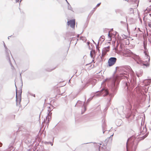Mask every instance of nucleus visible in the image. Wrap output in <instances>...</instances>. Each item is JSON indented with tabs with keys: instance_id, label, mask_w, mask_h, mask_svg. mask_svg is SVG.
I'll return each instance as SVG.
<instances>
[{
	"instance_id": "24",
	"label": "nucleus",
	"mask_w": 151,
	"mask_h": 151,
	"mask_svg": "<svg viewBox=\"0 0 151 151\" xmlns=\"http://www.w3.org/2000/svg\"><path fill=\"white\" fill-rule=\"evenodd\" d=\"M102 51L104 52H105L106 53V52L109 51V49H106V50H104V48L103 49Z\"/></svg>"
},
{
	"instance_id": "36",
	"label": "nucleus",
	"mask_w": 151,
	"mask_h": 151,
	"mask_svg": "<svg viewBox=\"0 0 151 151\" xmlns=\"http://www.w3.org/2000/svg\"><path fill=\"white\" fill-rule=\"evenodd\" d=\"M16 2H19V0H15Z\"/></svg>"
},
{
	"instance_id": "56",
	"label": "nucleus",
	"mask_w": 151,
	"mask_h": 151,
	"mask_svg": "<svg viewBox=\"0 0 151 151\" xmlns=\"http://www.w3.org/2000/svg\"><path fill=\"white\" fill-rule=\"evenodd\" d=\"M144 48H145V46H144Z\"/></svg>"
},
{
	"instance_id": "53",
	"label": "nucleus",
	"mask_w": 151,
	"mask_h": 151,
	"mask_svg": "<svg viewBox=\"0 0 151 151\" xmlns=\"http://www.w3.org/2000/svg\"><path fill=\"white\" fill-rule=\"evenodd\" d=\"M98 95V94H97L96 95V96H97Z\"/></svg>"
},
{
	"instance_id": "45",
	"label": "nucleus",
	"mask_w": 151,
	"mask_h": 151,
	"mask_svg": "<svg viewBox=\"0 0 151 151\" xmlns=\"http://www.w3.org/2000/svg\"><path fill=\"white\" fill-rule=\"evenodd\" d=\"M88 83L87 82L86 83V85H85V86H86V85Z\"/></svg>"
},
{
	"instance_id": "3",
	"label": "nucleus",
	"mask_w": 151,
	"mask_h": 151,
	"mask_svg": "<svg viewBox=\"0 0 151 151\" xmlns=\"http://www.w3.org/2000/svg\"><path fill=\"white\" fill-rule=\"evenodd\" d=\"M104 82H109V83H111V90L112 91V93L109 94V96L111 97H113L116 93V89L117 88V86L118 83H116V80L113 78H106L104 81L102 83H104Z\"/></svg>"
},
{
	"instance_id": "28",
	"label": "nucleus",
	"mask_w": 151,
	"mask_h": 151,
	"mask_svg": "<svg viewBox=\"0 0 151 151\" xmlns=\"http://www.w3.org/2000/svg\"><path fill=\"white\" fill-rule=\"evenodd\" d=\"M47 144H50L51 146H52L53 145V143L51 142H47Z\"/></svg>"
},
{
	"instance_id": "25",
	"label": "nucleus",
	"mask_w": 151,
	"mask_h": 151,
	"mask_svg": "<svg viewBox=\"0 0 151 151\" xmlns=\"http://www.w3.org/2000/svg\"><path fill=\"white\" fill-rule=\"evenodd\" d=\"M90 55L91 58H94V57H93V54H92V51L90 52Z\"/></svg>"
},
{
	"instance_id": "46",
	"label": "nucleus",
	"mask_w": 151,
	"mask_h": 151,
	"mask_svg": "<svg viewBox=\"0 0 151 151\" xmlns=\"http://www.w3.org/2000/svg\"><path fill=\"white\" fill-rule=\"evenodd\" d=\"M66 0V1L67 2V3L68 4V1H67V0Z\"/></svg>"
},
{
	"instance_id": "54",
	"label": "nucleus",
	"mask_w": 151,
	"mask_h": 151,
	"mask_svg": "<svg viewBox=\"0 0 151 151\" xmlns=\"http://www.w3.org/2000/svg\"><path fill=\"white\" fill-rule=\"evenodd\" d=\"M143 137V139L145 138V137Z\"/></svg>"
},
{
	"instance_id": "9",
	"label": "nucleus",
	"mask_w": 151,
	"mask_h": 151,
	"mask_svg": "<svg viewBox=\"0 0 151 151\" xmlns=\"http://www.w3.org/2000/svg\"><path fill=\"white\" fill-rule=\"evenodd\" d=\"M67 24L68 25H70V27L74 29L75 25V20L72 19L68 21L67 22Z\"/></svg>"
},
{
	"instance_id": "6",
	"label": "nucleus",
	"mask_w": 151,
	"mask_h": 151,
	"mask_svg": "<svg viewBox=\"0 0 151 151\" xmlns=\"http://www.w3.org/2000/svg\"><path fill=\"white\" fill-rule=\"evenodd\" d=\"M117 59L115 57H111L108 60V65L109 66H111L113 65L116 62Z\"/></svg>"
},
{
	"instance_id": "30",
	"label": "nucleus",
	"mask_w": 151,
	"mask_h": 151,
	"mask_svg": "<svg viewBox=\"0 0 151 151\" xmlns=\"http://www.w3.org/2000/svg\"><path fill=\"white\" fill-rule=\"evenodd\" d=\"M109 32H109L108 34V37H109V38H110V39H111V36L110 35Z\"/></svg>"
},
{
	"instance_id": "11",
	"label": "nucleus",
	"mask_w": 151,
	"mask_h": 151,
	"mask_svg": "<svg viewBox=\"0 0 151 151\" xmlns=\"http://www.w3.org/2000/svg\"><path fill=\"white\" fill-rule=\"evenodd\" d=\"M127 104H129V106H130L131 103L132 99L130 98H128L127 99ZM130 106L129 107V108L128 109V110L129 111V112H130L131 111L129 109Z\"/></svg>"
},
{
	"instance_id": "2",
	"label": "nucleus",
	"mask_w": 151,
	"mask_h": 151,
	"mask_svg": "<svg viewBox=\"0 0 151 151\" xmlns=\"http://www.w3.org/2000/svg\"><path fill=\"white\" fill-rule=\"evenodd\" d=\"M139 141V139H133L132 137L128 139L126 143L127 151L128 146L131 148L132 151H136Z\"/></svg>"
},
{
	"instance_id": "27",
	"label": "nucleus",
	"mask_w": 151,
	"mask_h": 151,
	"mask_svg": "<svg viewBox=\"0 0 151 151\" xmlns=\"http://www.w3.org/2000/svg\"><path fill=\"white\" fill-rule=\"evenodd\" d=\"M109 48H110V47L109 46H108L106 47H104V50H106V49H109Z\"/></svg>"
},
{
	"instance_id": "33",
	"label": "nucleus",
	"mask_w": 151,
	"mask_h": 151,
	"mask_svg": "<svg viewBox=\"0 0 151 151\" xmlns=\"http://www.w3.org/2000/svg\"><path fill=\"white\" fill-rule=\"evenodd\" d=\"M3 43H4V48L7 47V46H6V45L5 44V43H4V42H3Z\"/></svg>"
},
{
	"instance_id": "55",
	"label": "nucleus",
	"mask_w": 151,
	"mask_h": 151,
	"mask_svg": "<svg viewBox=\"0 0 151 151\" xmlns=\"http://www.w3.org/2000/svg\"><path fill=\"white\" fill-rule=\"evenodd\" d=\"M127 18H126V21L127 22Z\"/></svg>"
},
{
	"instance_id": "51",
	"label": "nucleus",
	"mask_w": 151,
	"mask_h": 151,
	"mask_svg": "<svg viewBox=\"0 0 151 151\" xmlns=\"http://www.w3.org/2000/svg\"><path fill=\"white\" fill-rule=\"evenodd\" d=\"M33 96H34L35 97V94H34V95H33Z\"/></svg>"
},
{
	"instance_id": "16",
	"label": "nucleus",
	"mask_w": 151,
	"mask_h": 151,
	"mask_svg": "<svg viewBox=\"0 0 151 151\" xmlns=\"http://www.w3.org/2000/svg\"><path fill=\"white\" fill-rule=\"evenodd\" d=\"M106 127V124H103L102 126V130L103 131V133L104 134L105 132L104 130Z\"/></svg>"
},
{
	"instance_id": "39",
	"label": "nucleus",
	"mask_w": 151,
	"mask_h": 151,
	"mask_svg": "<svg viewBox=\"0 0 151 151\" xmlns=\"http://www.w3.org/2000/svg\"><path fill=\"white\" fill-rule=\"evenodd\" d=\"M91 63H89V64H86V65H89V64H91Z\"/></svg>"
},
{
	"instance_id": "42",
	"label": "nucleus",
	"mask_w": 151,
	"mask_h": 151,
	"mask_svg": "<svg viewBox=\"0 0 151 151\" xmlns=\"http://www.w3.org/2000/svg\"><path fill=\"white\" fill-rule=\"evenodd\" d=\"M149 16H150V17H151V14H149Z\"/></svg>"
},
{
	"instance_id": "5",
	"label": "nucleus",
	"mask_w": 151,
	"mask_h": 151,
	"mask_svg": "<svg viewBox=\"0 0 151 151\" xmlns=\"http://www.w3.org/2000/svg\"><path fill=\"white\" fill-rule=\"evenodd\" d=\"M85 101L83 103V102L80 101H77V104H78V107H83L84 108V111H83V110H82L81 111V114H83L84 111H86V105L85 104V102L86 101V98L85 97Z\"/></svg>"
},
{
	"instance_id": "49",
	"label": "nucleus",
	"mask_w": 151,
	"mask_h": 151,
	"mask_svg": "<svg viewBox=\"0 0 151 151\" xmlns=\"http://www.w3.org/2000/svg\"><path fill=\"white\" fill-rule=\"evenodd\" d=\"M22 0H19V2H20Z\"/></svg>"
},
{
	"instance_id": "26",
	"label": "nucleus",
	"mask_w": 151,
	"mask_h": 151,
	"mask_svg": "<svg viewBox=\"0 0 151 151\" xmlns=\"http://www.w3.org/2000/svg\"><path fill=\"white\" fill-rule=\"evenodd\" d=\"M113 135H114V134H113L111 135L110 136V137H109L108 138L109 139H111V141H112V137H113Z\"/></svg>"
},
{
	"instance_id": "34",
	"label": "nucleus",
	"mask_w": 151,
	"mask_h": 151,
	"mask_svg": "<svg viewBox=\"0 0 151 151\" xmlns=\"http://www.w3.org/2000/svg\"><path fill=\"white\" fill-rule=\"evenodd\" d=\"M54 69H50L49 70H47V71L50 72V71H52V70H53Z\"/></svg>"
},
{
	"instance_id": "48",
	"label": "nucleus",
	"mask_w": 151,
	"mask_h": 151,
	"mask_svg": "<svg viewBox=\"0 0 151 151\" xmlns=\"http://www.w3.org/2000/svg\"><path fill=\"white\" fill-rule=\"evenodd\" d=\"M66 0V1L67 2V3L68 4V1H67V0Z\"/></svg>"
},
{
	"instance_id": "12",
	"label": "nucleus",
	"mask_w": 151,
	"mask_h": 151,
	"mask_svg": "<svg viewBox=\"0 0 151 151\" xmlns=\"http://www.w3.org/2000/svg\"><path fill=\"white\" fill-rule=\"evenodd\" d=\"M120 77H122V78H126L127 79H128V77L127 74L125 73H123L122 74H120Z\"/></svg>"
},
{
	"instance_id": "50",
	"label": "nucleus",
	"mask_w": 151,
	"mask_h": 151,
	"mask_svg": "<svg viewBox=\"0 0 151 151\" xmlns=\"http://www.w3.org/2000/svg\"><path fill=\"white\" fill-rule=\"evenodd\" d=\"M20 77H21V73H20Z\"/></svg>"
},
{
	"instance_id": "32",
	"label": "nucleus",
	"mask_w": 151,
	"mask_h": 151,
	"mask_svg": "<svg viewBox=\"0 0 151 151\" xmlns=\"http://www.w3.org/2000/svg\"><path fill=\"white\" fill-rule=\"evenodd\" d=\"M101 3H98L96 6V7H98L99 6V5H100V4H101Z\"/></svg>"
},
{
	"instance_id": "58",
	"label": "nucleus",
	"mask_w": 151,
	"mask_h": 151,
	"mask_svg": "<svg viewBox=\"0 0 151 151\" xmlns=\"http://www.w3.org/2000/svg\"><path fill=\"white\" fill-rule=\"evenodd\" d=\"M125 1H127V0H125Z\"/></svg>"
},
{
	"instance_id": "14",
	"label": "nucleus",
	"mask_w": 151,
	"mask_h": 151,
	"mask_svg": "<svg viewBox=\"0 0 151 151\" xmlns=\"http://www.w3.org/2000/svg\"><path fill=\"white\" fill-rule=\"evenodd\" d=\"M145 83H146L147 85H149L151 82V79H147L145 80L144 81Z\"/></svg>"
},
{
	"instance_id": "57",
	"label": "nucleus",
	"mask_w": 151,
	"mask_h": 151,
	"mask_svg": "<svg viewBox=\"0 0 151 151\" xmlns=\"http://www.w3.org/2000/svg\"><path fill=\"white\" fill-rule=\"evenodd\" d=\"M138 4H137V6H138Z\"/></svg>"
},
{
	"instance_id": "37",
	"label": "nucleus",
	"mask_w": 151,
	"mask_h": 151,
	"mask_svg": "<svg viewBox=\"0 0 151 151\" xmlns=\"http://www.w3.org/2000/svg\"><path fill=\"white\" fill-rule=\"evenodd\" d=\"M92 41H93V43H94V44H95L96 45V42H94V41L93 40H92Z\"/></svg>"
},
{
	"instance_id": "41",
	"label": "nucleus",
	"mask_w": 151,
	"mask_h": 151,
	"mask_svg": "<svg viewBox=\"0 0 151 151\" xmlns=\"http://www.w3.org/2000/svg\"><path fill=\"white\" fill-rule=\"evenodd\" d=\"M127 28L128 29V24L127 23Z\"/></svg>"
},
{
	"instance_id": "47",
	"label": "nucleus",
	"mask_w": 151,
	"mask_h": 151,
	"mask_svg": "<svg viewBox=\"0 0 151 151\" xmlns=\"http://www.w3.org/2000/svg\"><path fill=\"white\" fill-rule=\"evenodd\" d=\"M66 0V1L67 2V3L68 4V1H67V0Z\"/></svg>"
},
{
	"instance_id": "20",
	"label": "nucleus",
	"mask_w": 151,
	"mask_h": 151,
	"mask_svg": "<svg viewBox=\"0 0 151 151\" xmlns=\"http://www.w3.org/2000/svg\"><path fill=\"white\" fill-rule=\"evenodd\" d=\"M130 85V83L129 82H126L125 86L127 87V88L128 89V86Z\"/></svg>"
},
{
	"instance_id": "40",
	"label": "nucleus",
	"mask_w": 151,
	"mask_h": 151,
	"mask_svg": "<svg viewBox=\"0 0 151 151\" xmlns=\"http://www.w3.org/2000/svg\"><path fill=\"white\" fill-rule=\"evenodd\" d=\"M118 68H119L118 67H116V70H117V69Z\"/></svg>"
},
{
	"instance_id": "15",
	"label": "nucleus",
	"mask_w": 151,
	"mask_h": 151,
	"mask_svg": "<svg viewBox=\"0 0 151 151\" xmlns=\"http://www.w3.org/2000/svg\"><path fill=\"white\" fill-rule=\"evenodd\" d=\"M104 36L102 35L101 36L99 41H101V43H102L104 41Z\"/></svg>"
},
{
	"instance_id": "17",
	"label": "nucleus",
	"mask_w": 151,
	"mask_h": 151,
	"mask_svg": "<svg viewBox=\"0 0 151 151\" xmlns=\"http://www.w3.org/2000/svg\"><path fill=\"white\" fill-rule=\"evenodd\" d=\"M106 53L105 52H104L103 51H102V55H101V59L102 60V57H104V55H106Z\"/></svg>"
},
{
	"instance_id": "4",
	"label": "nucleus",
	"mask_w": 151,
	"mask_h": 151,
	"mask_svg": "<svg viewBox=\"0 0 151 151\" xmlns=\"http://www.w3.org/2000/svg\"><path fill=\"white\" fill-rule=\"evenodd\" d=\"M22 88V87H21ZM22 93V88L20 89L19 92L18 93L16 90V105L17 106H20L21 101V94Z\"/></svg>"
},
{
	"instance_id": "8",
	"label": "nucleus",
	"mask_w": 151,
	"mask_h": 151,
	"mask_svg": "<svg viewBox=\"0 0 151 151\" xmlns=\"http://www.w3.org/2000/svg\"><path fill=\"white\" fill-rule=\"evenodd\" d=\"M99 92L100 95H102V96H104L109 94V92L108 90L107 89L105 88H102L101 90Z\"/></svg>"
},
{
	"instance_id": "22",
	"label": "nucleus",
	"mask_w": 151,
	"mask_h": 151,
	"mask_svg": "<svg viewBox=\"0 0 151 151\" xmlns=\"http://www.w3.org/2000/svg\"><path fill=\"white\" fill-rule=\"evenodd\" d=\"M120 23L121 24H122V25H123L124 26L125 25H126V23L125 22H124L122 21H121L120 22Z\"/></svg>"
},
{
	"instance_id": "43",
	"label": "nucleus",
	"mask_w": 151,
	"mask_h": 151,
	"mask_svg": "<svg viewBox=\"0 0 151 151\" xmlns=\"http://www.w3.org/2000/svg\"><path fill=\"white\" fill-rule=\"evenodd\" d=\"M11 36H9L8 37V39H9V38Z\"/></svg>"
},
{
	"instance_id": "38",
	"label": "nucleus",
	"mask_w": 151,
	"mask_h": 151,
	"mask_svg": "<svg viewBox=\"0 0 151 151\" xmlns=\"http://www.w3.org/2000/svg\"><path fill=\"white\" fill-rule=\"evenodd\" d=\"M77 106L78 107V104H77V103L75 105V106Z\"/></svg>"
},
{
	"instance_id": "7",
	"label": "nucleus",
	"mask_w": 151,
	"mask_h": 151,
	"mask_svg": "<svg viewBox=\"0 0 151 151\" xmlns=\"http://www.w3.org/2000/svg\"><path fill=\"white\" fill-rule=\"evenodd\" d=\"M5 51L6 57V59L9 60L10 65L12 66V64L11 62L9 57V54L11 53V52L8 49L7 47L5 48Z\"/></svg>"
},
{
	"instance_id": "52",
	"label": "nucleus",
	"mask_w": 151,
	"mask_h": 151,
	"mask_svg": "<svg viewBox=\"0 0 151 151\" xmlns=\"http://www.w3.org/2000/svg\"><path fill=\"white\" fill-rule=\"evenodd\" d=\"M149 2H151V0H150V1H149Z\"/></svg>"
},
{
	"instance_id": "10",
	"label": "nucleus",
	"mask_w": 151,
	"mask_h": 151,
	"mask_svg": "<svg viewBox=\"0 0 151 151\" xmlns=\"http://www.w3.org/2000/svg\"><path fill=\"white\" fill-rule=\"evenodd\" d=\"M50 110H48V111L49 112L48 113V115L46 117V120H47L48 123H49V122L50 121L51 117V114H52V113H51V114H50Z\"/></svg>"
},
{
	"instance_id": "21",
	"label": "nucleus",
	"mask_w": 151,
	"mask_h": 151,
	"mask_svg": "<svg viewBox=\"0 0 151 151\" xmlns=\"http://www.w3.org/2000/svg\"><path fill=\"white\" fill-rule=\"evenodd\" d=\"M94 96H93L92 97H91L89 99H88L86 103H88L90 101H91L92 99L93 98V97Z\"/></svg>"
},
{
	"instance_id": "13",
	"label": "nucleus",
	"mask_w": 151,
	"mask_h": 151,
	"mask_svg": "<svg viewBox=\"0 0 151 151\" xmlns=\"http://www.w3.org/2000/svg\"><path fill=\"white\" fill-rule=\"evenodd\" d=\"M143 73V72L142 70H140L137 73V76L138 77H139L142 75Z\"/></svg>"
},
{
	"instance_id": "44",
	"label": "nucleus",
	"mask_w": 151,
	"mask_h": 151,
	"mask_svg": "<svg viewBox=\"0 0 151 151\" xmlns=\"http://www.w3.org/2000/svg\"><path fill=\"white\" fill-rule=\"evenodd\" d=\"M89 43H90V42H88V45H89Z\"/></svg>"
},
{
	"instance_id": "31",
	"label": "nucleus",
	"mask_w": 151,
	"mask_h": 151,
	"mask_svg": "<svg viewBox=\"0 0 151 151\" xmlns=\"http://www.w3.org/2000/svg\"><path fill=\"white\" fill-rule=\"evenodd\" d=\"M91 51L92 52V54H95V50H91Z\"/></svg>"
},
{
	"instance_id": "35",
	"label": "nucleus",
	"mask_w": 151,
	"mask_h": 151,
	"mask_svg": "<svg viewBox=\"0 0 151 151\" xmlns=\"http://www.w3.org/2000/svg\"><path fill=\"white\" fill-rule=\"evenodd\" d=\"M148 26L149 27H151V23H149L148 24Z\"/></svg>"
},
{
	"instance_id": "29",
	"label": "nucleus",
	"mask_w": 151,
	"mask_h": 151,
	"mask_svg": "<svg viewBox=\"0 0 151 151\" xmlns=\"http://www.w3.org/2000/svg\"><path fill=\"white\" fill-rule=\"evenodd\" d=\"M131 114H129V115H127L126 116V118L128 119L129 118Z\"/></svg>"
},
{
	"instance_id": "1",
	"label": "nucleus",
	"mask_w": 151,
	"mask_h": 151,
	"mask_svg": "<svg viewBox=\"0 0 151 151\" xmlns=\"http://www.w3.org/2000/svg\"><path fill=\"white\" fill-rule=\"evenodd\" d=\"M144 52L146 57H147V59L148 60V61H147L146 62L143 61L139 55L134 54L132 52L131 56L132 58L134 60L137 64H139L141 65L145 66L147 68L149 67L150 65L149 62L150 60V57L146 52Z\"/></svg>"
},
{
	"instance_id": "19",
	"label": "nucleus",
	"mask_w": 151,
	"mask_h": 151,
	"mask_svg": "<svg viewBox=\"0 0 151 151\" xmlns=\"http://www.w3.org/2000/svg\"><path fill=\"white\" fill-rule=\"evenodd\" d=\"M68 9L69 10L72 11L73 9L72 7H71V6L68 3Z\"/></svg>"
},
{
	"instance_id": "18",
	"label": "nucleus",
	"mask_w": 151,
	"mask_h": 151,
	"mask_svg": "<svg viewBox=\"0 0 151 151\" xmlns=\"http://www.w3.org/2000/svg\"><path fill=\"white\" fill-rule=\"evenodd\" d=\"M110 105V101H109L108 102L107 104V107H106V108L104 109V111H106L107 109H108V107Z\"/></svg>"
},
{
	"instance_id": "23",
	"label": "nucleus",
	"mask_w": 151,
	"mask_h": 151,
	"mask_svg": "<svg viewBox=\"0 0 151 151\" xmlns=\"http://www.w3.org/2000/svg\"><path fill=\"white\" fill-rule=\"evenodd\" d=\"M99 41H98L97 45H96V48L97 50H98L99 51V47L98 46V45H99Z\"/></svg>"
}]
</instances>
